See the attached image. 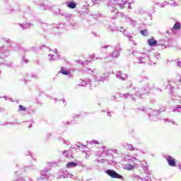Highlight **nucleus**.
<instances>
[{
	"label": "nucleus",
	"mask_w": 181,
	"mask_h": 181,
	"mask_svg": "<svg viewBox=\"0 0 181 181\" xmlns=\"http://www.w3.org/2000/svg\"><path fill=\"white\" fill-rule=\"evenodd\" d=\"M126 160H128L129 163H134V166H136V165H139L141 163V160L139 159L136 158V157H132L131 156H126L125 158Z\"/></svg>",
	"instance_id": "6"
},
{
	"label": "nucleus",
	"mask_w": 181,
	"mask_h": 181,
	"mask_svg": "<svg viewBox=\"0 0 181 181\" xmlns=\"http://www.w3.org/2000/svg\"><path fill=\"white\" fill-rule=\"evenodd\" d=\"M144 181H152V180L149 177H146L143 180Z\"/></svg>",
	"instance_id": "46"
},
{
	"label": "nucleus",
	"mask_w": 181,
	"mask_h": 181,
	"mask_svg": "<svg viewBox=\"0 0 181 181\" xmlns=\"http://www.w3.org/2000/svg\"><path fill=\"white\" fill-rule=\"evenodd\" d=\"M141 81H147L146 88L135 87L134 88V91L136 92L135 95L141 97V95H144L146 91H151V90H153V88H155V84L149 81V78L148 76H144Z\"/></svg>",
	"instance_id": "2"
},
{
	"label": "nucleus",
	"mask_w": 181,
	"mask_h": 181,
	"mask_svg": "<svg viewBox=\"0 0 181 181\" xmlns=\"http://www.w3.org/2000/svg\"><path fill=\"white\" fill-rule=\"evenodd\" d=\"M23 62H24V63H28V59H25V57H23Z\"/></svg>",
	"instance_id": "60"
},
{
	"label": "nucleus",
	"mask_w": 181,
	"mask_h": 181,
	"mask_svg": "<svg viewBox=\"0 0 181 181\" xmlns=\"http://www.w3.org/2000/svg\"><path fill=\"white\" fill-rule=\"evenodd\" d=\"M2 125H4V127H8V125H13V123L12 122H4L2 124Z\"/></svg>",
	"instance_id": "42"
},
{
	"label": "nucleus",
	"mask_w": 181,
	"mask_h": 181,
	"mask_svg": "<svg viewBox=\"0 0 181 181\" xmlns=\"http://www.w3.org/2000/svg\"><path fill=\"white\" fill-rule=\"evenodd\" d=\"M167 162L169 165V166H171L173 168H174L175 166H176V160L175 158H173L172 156H169L167 158Z\"/></svg>",
	"instance_id": "11"
},
{
	"label": "nucleus",
	"mask_w": 181,
	"mask_h": 181,
	"mask_svg": "<svg viewBox=\"0 0 181 181\" xmlns=\"http://www.w3.org/2000/svg\"><path fill=\"white\" fill-rule=\"evenodd\" d=\"M131 87H132V83H131L129 86H127V88H131Z\"/></svg>",
	"instance_id": "57"
},
{
	"label": "nucleus",
	"mask_w": 181,
	"mask_h": 181,
	"mask_svg": "<svg viewBox=\"0 0 181 181\" xmlns=\"http://www.w3.org/2000/svg\"><path fill=\"white\" fill-rule=\"evenodd\" d=\"M107 117H112L111 112H107Z\"/></svg>",
	"instance_id": "54"
},
{
	"label": "nucleus",
	"mask_w": 181,
	"mask_h": 181,
	"mask_svg": "<svg viewBox=\"0 0 181 181\" xmlns=\"http://www.w3.org/2000/svg\"><path fill=\"white\" fill-rule=\"evenodd\" d=\"M128 37V39L129 42H132V45L134 46H136V44L135 43V41L134 40V37L132 35H127Z\"/></svg>",
	"instance_id": "32"
},
{
	"label": "nucleus",
	"mask_w": 181,
	"mask_h": 181,
	"mask_svg": "<svg viewBox=\"0 0 181 181\" xmlns=\"http://www.w3.org/2000/svg\"><path fill=\"white\" fill-rule=\"evenodd\" d=\"M48 60L49 62H55L56 60H59V57H54V54H49L48 55Z\"/></svg>",
	"instance_id": "19"
},
{
	"label": "nucleus",
	"mask_w": 181,
	"mask_h": 181,
	"mask_svg": "<svg viewBox=\"0 0 181 181\" xmlns=\"http://www.w3.org/2000/svg\"><path fill=\"white\" fill-rule=\"evenodd\" d=\"M111 59H108V57L105 58V63H110Z\"/></svg>",
	"instance_id": "47"
},
{
	"label": "nucleus",
	"mask_w": 181,
	"mask_h": 181,
	"mask_svg": "<svg viewBox=\"0 0 181 181\" xmlns=\"http://www.w3.org/2000/svg\"><path fill=\"white\" fill-rule=\"evenodd\" d=\"M165 5H168V2L165 1V4H160V8H165Z\"/></svg>",
	"instance_id": "48"
},
{
	"label": "nucleus",
	"mask_w": 181,
	"mask_h": 181,
	"mask_svg": "<svg viewBox=\"0 0 181 181\" xmlns=\"http://www.w3.org/2000/svg\"><path fill=\"white\" fill-rule=\"evenodd\" d=\"M62 74H64V76H69V71H67L66 68L62 67L61 71H59Z\"/></svg>",
	"instance_id": "23"
},
{
	"label": "nucleus",
	"mask_w": 181,
	"mask_h": 181,
	"mask_svg": "<svg viewBox=\"0 0 181 181\" xmlns=\"http://www.w3.org/2000/svg\"><path fill=\"white\" fill-rule=\"evenodd\" d=\"M173 111V112H181V106L177 105L175 107H174Z\"/></svg>",
	"instance_id": "31"
},
{
	"label": "nucleus",
	"mask_w": 181,
	"mask_h": 181,
	"mask_svg": "<svg viewBox=\"0 0 181 181\" xmlns=\"http://www.w3.org/2000/svg\"><path fill=\"white\" fill-rule=\"evenodd\" d=\"M105 80H107V76H103L95 78V81H103H103H105Z\"/></svg>",
	"instance_id": "29"
},
{
	"label": "nucleus",
	"mask_w": 181,
	"mask_h": 181,
	"mask_svg": "<svg viewBox=\"0 0 181 181\" xmlns=\"http://www.w3.org/2000/svg\"><path fill=\"white\" fill-rule=\"evenodd\" d=\"M18 110H19V111H26L27 108L25 107L23 105H20L18 106Z\"/></svg>",
	"instance_id": "38"
},
{
	"label": "nucleus",
	"mask_w": 181,
	"mask_h": 181,
	"mask_svg": "<svg viewBox=\"0 0 181 181\" xmlns=\"http://www.w3.org/2000/svg\"><path fill=\"white\" fill-rule=\"evenodd\" d=\"M172 83H173V80L169 81L168 84V87H171V89L173 90V88H175V86H173Z\"/></svg>",
	"instance_id": "39"
},
{
	"label": "nucleus",
	"mask_w": 181,
	"mask_h": 181,
	"mask_svg": "<svg viewBox=\"0 0 181 181\" xmlns=\"http://www.w3.org/2000/svg\"><path fill=\"white\" fill-rule=\"evenodd\" d=\"M52 176L50 168H45L40 171V176L37 179V181L46 180Z\"/></svg>",
	"instance_id": "3"
},
{
	"label": "nucleus",
	"mask_w": 181,
	"mask_h": 181,
	"mask_svg": "<svg viewBox=\"0 0 181 181\" xmlns=\"http://www.w3.org/2000/svg\"><path fill=\"white\" fill-rule=\"evenodd\" d=\"M107 30H114V28H112L111 27V25H108Z\"/></svg>",
	"instance_id": "49"
},
{
	"label": "nucleus",
	"mask_w": 181,
	"mask_h": 181,
	"mask_svg": "<svg viewBox=\"0 0 181 181\" xmlns=\"http://www.w3.org/2000/svg\"><path fill=\"white\" fill-rule=\"evenodd\" d=\"M123 146L125 148V149H127V151H130L131 152L135 151V148L134 146H132V144L125 143L123 144Z\"/></svg>",
	"instance_id": "15"
},
{
	"label": "nucleus",
	"mask_w": 181,
	"mask_h": 181,
	"mask_svg": "<svg viewBox=\"0 0 181 181\" xmlns=\"http://www.w3.org/2000/svg\"><path fill=\"white\" fill-rule=\"evenodd\" d=\"M122 18H123V19H124V21H126L127 22H130V25H132V26H135V25H136V21L132 20V18H129L128 16L125 14H122Z\"/></svg>",
	"instance_id": "10"
},
{
	"label": "nucleus",
	"mask_w": 181,
	"mask_h": 181,
	"mask_svg": "<svg viewBox=\"0 0 181 181\" xmlns=\"http://www.w3.org/2000/svg\"><path fill=\"white\" fill-rule=\"evenodd\" d=\"M119 52H121V46H119V44H117L116 46L114 47V51L112 52L110 56L113 59H118L119 57Z\"/></svg>",
	"instance_id": "5"
},
{
	"label": "nucleus",
	"mask_w": 181,
	"mask_h": 181,
	"mask_svg": "<svg viewBox=\"0 0 181 181\" xmlns=\"http://www.w3.org/2000/svg\"><path fill=\"white\" fill-rule=\"evenodd\" d=\"M154 57H155V59H158L159 58H160V54L156 52V53L154 54Z\"/></svg>",
	"instance_id": "44"
},
{
	"label": "nucleus",
	"mask_w": 181,
	"mask_h": 181,
	"mask_svg": "<svg viewBox=\"0 0 181 181\" xmlns=\"http://www.w3.org/2000/svg\"><path fill=\"white\" fill-rule=\"evenodd\" d=\"M2 64H4V66L6 67H12V62H0V66H2Z\"/></svg>",
	"instance_id": "30"
},
{
	"label": "nucleus",
	"mask_w": 181,
	"mask_h": 181,
	"mask_svg": "<svg viewBox=\"0 0 181 181\" xmlns=\"http://www.w3.org/2000/svg\"><path fill=\"white\" fill-rule=\"evenodd\" d=\"M124 169H125L126 170H134V169H135V165L126 164L124 166Z\"/></svg>",
	"instance_id": "16"
},
{
	"label": "nucleus",
	"mask_w": 181,
	"mask_h": 181,
	"mask_svg": "<svg viewBox=\"0 0 181 181\" xmlns=\"http://www.w3.org/2000/svg\"><path fill=\"white\" fill-rule=\"evenodd\" d=\"M83 144H78V145L77 146L78 148H83Z\"/></svg>",
	"instance_id": "53"
},
{
	"label": "nucleus",
	"mask_w": 181,
	"mask_h": 181,
	"mask_svg": "<svg viewBox=\"0 0 181 181\" xmlns=\"http://www.w3.org/2000/svg\"><path fill=\"white\" fill-rule=\"evenodd\" d=\"M90 145H93V144H95V145H100V142H98V141L97 140H92L89 142Z\"/></svg>",
	"instance_id": "37"
},
{
	"label": "nucleus",
	"mask_w": 181,
	"mask_h": 181,
	"mask_svg": "<svg viewBox=\"0 0 181 181\" xmlns=\"http://www.w3.org/2000/svg\"><path fill=\"white\" fill-rule=\"evenodd\" d=\"M9 56V49H7L5 46L0 47V59H5Z\"/></svg>",
	"instance_id": "8"
},
{
	"label": "nucleus",
	"mask_w": 181,
	"mask_h": 181,
	"mask_svg": "<svg viewBox=\"0 0 181 181\" xmlns=\"http://www.w3.org/2000/svg\"><path fill=\"white\" fill-rule=\"evenodd\" d=\"M86 112H83L78 115H74V118H75V117H78V118H83V117H86Z\"/></svg>",
	"instance_id": "33"
},
{
	"label": "nucleus",
	"mask_w": 181,
	"mask_h": 181,
	"mask_svg": "<svg viewBox=\"0 0 181 181\" xmlns=\"http://www.w3.org/2000/svg\"><path fill=\"white\" fill-rule=\"evenodd\" d=\"M149 52L147 51V53H142L141 56L139 57V63L140 64H144V63L147 62L148 60H151V58L149 57Z\"/></svg>",
	"instance_id": "4"
},
{
	"label": "nucleus",
	"mask_w": 181,
	"mask_h": 181,
	"mask_svg": "<svg viewBox=\"0 0 181 181\" xmlns=\"http://www.w3.org/2000/svg\"><path fill=\"white\" fill-rule=\"evenodd\" d=\"M4 40H5V42H9V39H6Z\"/></svg>",
	"instance_id": "62"
},
{
	"label": "nucleus",
	"mask_w": 181,
	"mask_h": 181,
	"mask_svg": "<svg viewBox=\"0 0 181 181\" xmlns=\"http://www.w3.org/2000/svg\"><path fill=\"white\" fill-rule=\"evenodd\" d=\"M69 153H70V151L69 150H65L63 152L64 156H66V158H70V156H69Z\"/></svg>",
	"instance_id": "36"
},
{
	"label": "nucleus",
	"mask_w": 181,
	"mask_h": 181,
	"mask_svg": "<svg viewBox=\"0 0 181 181\" xmlns=\"http://www.w3.org/2000/svg\"><path fill=\"white\" fill-rule=\"evenodd\" d=\"M168 4L172 5V6H176V5H178L179 1H177V0H170Z\"/></svg>",
	"instance_id": "26"
},
{
	"label": "nucleus",
	"mask_w": 181,
	"mask_h": 181,
	"mask_svg": "<svg viewBox=\"0 0 181 181\" xmlns=\"http://www.w3.org/2000/svg\"><path fill=\"white\" fill-rule=\"evenodd\" d=\"M69 124H70V122H66V125H69Z\"/></svg>",
	"instance_id": "64"
},
{
	"label": "nucleus",
	"mask_w": 181,
	"mask_h": 181,
	"mask_svg": "<svg viewBox=\"0 0 181 181\" xmlns=\"http://www.w3.org/2000/svg\"><path fill=\"white\" fill-rule=\"evenodd\" d=\"M86 72L90 73L92 74V76H94L95 77H96V76H98V74H100V71H98V69H97L91 70L90 68H88L86 69Z\"/></svg>",
	"instance_id": "12"
},
{
	"label": "nucleus",
	"mask_w": 181,
	"mask_h": 181,
	"mask_svg": "<svg viewBox=\"0 0 181 181\" xmlns=\"http://www.w3.org/2000/svg\"><path fill=\"white\" fill-rule=\"evenodd\" d=\"M158 41L156 40H154L153 38L148 40V45H149L151 47L155 46V45H157Z\"/></svg>",
	"instance_id": "21"
},
{
	"label": "nucleus",
	"mask_w": 181,
	"mask_h": 181,
	"mask_svg": "<svg viewBox=\"0 0 181 181\" xmlns=\"http://www.w3.org/2000/svg\"><path fill=\"white\" fill-rule=\"evenodd\" d=\"M121 97H123V98H131L132 101H136V99L135 98V97H134L133 94H131L129 93H122L121 95Z\"/></svg>",
	"instance_id": "13"
},
{
	"label": "nucleus",
	"mask_w": 181,
	"mask_h": 181,
	"mask_svg": "<svg viewBox=\"0 0 181 181\" xmlns=\"http://www.w3.org/2000/svg\"><path fill=\"white\" fill-rule=\"evenodd\" d=\"M78 64H84V62L83 61H78Z\"/></svg>",
	"instance_id": "55"
},
{
	"label": "nucleus",
	"mask_w": 181,
	"mask_h": 181,
	"mask_svg": "<svg viewBox=\"0 0 181 181\" xmlns=\"http://www.w3.org/2000/svg\"><path fill=\"white\" fill-rule=\"evenodd\" d=\"M165 111H166V107H163L160 108L159 110H155L153 112V114H154V115H159V114L160 112H165Z\"/></svg>",
	"instance_id": "20"
},
{
	"label": "nucleus",
	"mask_w": 181,
	"mask_h": 181,
	"mask_svg": "<svg viewBox=\"0 0 181 181\" xmlns=\"http://www.w3.org/2000/svg\"><path fill=\"white\" fill-rule=\"evenodd\" d=\"M119 30V32H122L123 28H120V30Z\"/></svg>",
	"instance_id": "63"
},
{
	"label": "nucleus",
	"mask_w": 181,
	"mask_h": 181,
	"mask_svg": "<svg viewBox=\"0 0 181 181\" xmlns=\"http://www.w3.org/2000/svg\"><path fill=\"white\" fill-rule=\"evenodd\" d=\"M59 101H62V105H64V107H66V100L62 99V100H59Z\"/></svg>",
	"instance_id": "45"
},
{
	"label": "nucleus",
	"mask_w": 181,
	"mask_h": 181,
	"mask_svg": "<svg viewBox=\"0 0 181 181\" xmlns=\"http://www.w3.org/2000/svg\"><path fill=\"white\" fill-rule=\"evenodd\" d=\"M92 2L94 6L95 5H100V4H101V0H92Z\"/></svg>",
	"instance_id": "35"
},
{
	"label": "nucleus",
	"mask_w": 181,
	"mask_h": 181,
	"mask_svg": "<svg viewBox=\"0 0 181 181\" xmlns=\"http://www.w3.org/2000/svg\"><path fill=\"white\" fill-rule=\"evenodd\" d=\"M29 78L28 80H32V78H33L34 80H37V78H39V76H37V74H31L29 75Z\"/></svg>",
	"instance_id": "27"
},
{
	"label": "nucleus",
	"mask_w": 181,
	"mask_h": 181,
	"mask_svg": "<svg viewBox=\"0 0 181 181\" xmlns=\"http://www.w3.org/2000/svg\"><path fill=\"white\" fill-rule=\"evenodd\" d=\"M97 162H98V163H104V160H98Z\"/></svg>",
	"instance_id": "52"
},
{
	"label": "nucleus",
	"mask_w": 181,
	"mask_h": 181,
	"mask_svg": "<svg viewBox=\"0 0 181 181\" xmlns=\"http://www.w3.org/2000/svg\"><path fill=\"white\" fill-rule=\"evenodd\" d=\"M148 166H146L145 168H144V172H148Z\"/></svg>",
	"instance_id": "58"
},
{
	"label": "nucleus",
	"mask_w": 181,
	"mask_h": 181,
	"mask_svg": "<svg viewBox=\"0 0 181 181\" xmlns=\"http://www.w3.org/2000/svg\"><path fill=\"white\" fill-rule=\"evenodd\" d=\"M164 121L165 122H169V121H170V119H165Z\"/></svg>",
	"instance_id": "59"
},
{
	"label": "nucleus",
	"mask_w": 181,
	"mask_h": 181,
	"mask_svg": "<svg viewBox=\"0 0 181 181\" xmlns=\"http://www.w3.org/2000/svg\"><path fill=\"white\" fill-rule=\"evenodd\" d=\"M107 6L112 13L114 12L115 13H117L118 12V8H119L120 9H124L125 6H128L129 9H132V8H131V3H129L127 1L107 0Z\"/></svg>",
	"instance_id": "1"
},
{
	"label": "nucleus",
	"mask_w": 181,
	"mask_h": 181,
	"mask_svg": "<svg viewBox=\"0 0 181 181\" xmlns=\"http://www.w3.org/2000/svg\"><path fill=\"white\" fill-rule=\"evenodd\" d=\"M40 23L41 26H42V25H47V24L43 23V21H40Z\"/></svg>",
	"instance_id": "56"
},
{
	"label": "nucleus",
	"mask_w": 181,
	"mask_h": 181,
	"mask_svg": "<svg viewBox=\"0 0 181 181\" xmlns=\"http://www.w3.org/2000/svg\"><path fill=\"white\" fill-rule=\"evenodd\" d=\"M78 164L76 162H70L66 164L67 169H73V168H76Z\"/></svg>",
	"instance_id": "18"
},
{
	"label": "nucleus",
	"mask_w": 181,
	"mask_h": 181,
	"mask_svg": "<svg viewBox=\"0 0 181 181\" xmlns=\"http://www.w3.org/2000/svg\"><path fill=\"white\" fill-rule=\"evenodd\" d=\"M101 49H108V47H112V45H100Z\"/></svg>",
	"instance_id": "41"
},
{
	"label": "nucleus",
	"mask_w": 181,
	"mask_h": 181,
	"mask_svg": "<svg viewBox=\"0 0 181 181\" xmlns=\"http://www.w3.org/2000/svg\"><path fill=\"white\" fill-rule=\"evenodd\" d=\"M139 110H141V111H145V108L144 107L139 108Z\"/></svg>",
	"instance_id": "61"
},
{
	"label": "nucleus",
	"mask_w": 181,
	"mask_h": 181,
	"mask_svg": "<svg viewBox=\"0 0 181 181\" xmlns=\"http://www.w3.org/2000/svg\"><path fill=\"white\" fill-rule=\"evenodd\" d=\"M140 33L143 35V36H148V30H141L140 31Z\"/></svg>",
	"instance_id": "34"
},
{
	"label": "nucleus",
	"mask_w": 181,
	"mask_h": 181,
	"mask_svg": "<svg viewBox=\"0 0 181 181\" xmlns=\"http://www.w3.org/2000/svg\"><path fill=\"white\" fill-rule=\"evenodd\" d=\"M67 6L68 8H70V9H74L77 6V4L74 1H71L67 4Z\"/></svg>",
	"instance_id": "25"
},
{
	"label": "nucleus",
	"mask_w": 181,
	"mask_h": 181,
	"mask_svg": "<svg viewBox=\"0 0 181 181\" xmlns=\"http://www.w3.org/2000/svg\"><path fill=\"white\" fill-rule=\"evenodd\" d=\"M91 81L90 79H85V80H81L80 83L78 84V86L84 87V86H88V84H90Z\"/></svg>",
	"instance_id": "14"
},
{
	"label": "nucleus",
	"mask_w": 181,
	"mask_h": 181,
	"mask_svg": "<svg viewBox=\"0 0 181 181\" xmlns=\"http://www.w3.org/2000/svg\"><path fill=\"white\" fill-rule=\"evenodd\" d=\"M177 66H178V67H181V62L180 61H178L177 62Z\"/></svg>",
	"instance_id": "50"
},
{
	"label": "nucleus",
	"mask_w": 181,
	"mask_h": 181,
	"mask_svg": "<svg viewBox=\"0 0 181 181\" xmlns=\"http://www.w3.org/2000/svg\"><path fill=\"white\" fill-rule=\"evenodd\" d=\"M19 26L23 29H28V28H31V26H33V24L30 23H25V24H19Z\"/></svg>",
	"instance_id": "17"
},
{
	"label": "nucleus",
	"mask_w": 181,
	"mask_h": 181,
	"mask_svg": "<svg viewBox=\"0 0 181 181\" xmlns=\"http://www.w3.org/2000/svg\"><path fill=\"white\" fill-rule=\"evenodd\" d=\"M72 175H70V173L67 171H65L64 174H62L60 177H63L64 179H67V177H72Z\"/></svg>",
	"instance_id": "24"
},
{
	"label": "nucleus",
	"mask_w": 181,
	"mask_h": 181,
	"mask_svg": "<svg viewBox=\"0 0 181 181\" xmlns=\"http://www.w3.org/2000/svg\"><path fill=\"white\" fill-rule=\"evenodd\" d=\"M90 62H91V61L86 60V61L83 62V64H88V63H90Z\"/></svg>",
	"instance_id": "51"
},
{
	"label": "nucleus",
	"mask_w": 181,
	"mask_h": 181,
	"mask_svg": "<svg viewBox=\"0 0 181 181\" xmlns=\"http://www.w3.org/2000/svg\"><path fill=\"white\" fill-rule=\"evenodd\" d=\"M116 77L119 80L125 81L127 78H128V75L122 73L121 71H117L116 72Z\"/></svg>",
	"instance_id": "9"
},
{
	"label": "nucleus",
	"mask_w": 181,
	"mask_h": 181,
	"mask_svg": "<svg viewBox=\"0 0 181 181\" xmlns=\"http://www.w3.org/2000/svg\"><path fill=\"white\" fill-rule=\"evenodd\" d=\"M107 175H108L109 176H110V177H114L116 179H123L124 177H122V175L117 173V172H115V170H107L106 171Z\"/></svg>",
	"instance_id": "7"
},
{
	"label": "nucleus",
	"mask_w": 181,
	"mask_h": 181,
	"mask_svg": "<svg viewBox=\"0 0 181 181\" xmlns=\"http://www.w3.org/2000/svg\"><path fill=\"white\" fill-rule=\"evenodd\" d=\"M54 53H55L54 57H58V60H59V59H60V54H59L57 53V49H55L54 50Z\"/></svg>",
	"instance_id": "40"
},
{
	"label": "nucleus",
	"mask_w": 181,
	"mask_h": 181,
	"mask_svg": "<svg viewBox=\"0 0 181 181\" xmlns=\"http://www.w3.org/2000/svg\"><path fill=\"white\" fill-rule=\"evenodd\" d=\"M168 122H170V124H172L173 125H176L177 127V124L176 123V122H174L173 119H170V120H168Z\"/></svg>",
	"instance_id": "43"
},
{
	"label": "nucleus",
	"mask_w": 181,
	"mask_h": 181,
	"mask_svg": "<svg viewBox=\"0 0 181 181\" xmlns=\"http://www.w3.org/2000/svg\"><path fill=\"white\" fill-rule=\"evenodd\" d=\"M64 16L68 22H70V19L73 18V16L70 13H66L64 15Z\"/></svg>",
	"instance_id": "28"
},
{
	"label": "nucleus",
	"mask_w": 181,
	"mask_h": 181,
	"mask_svg": "<svg viewBox=\"0 0 181 181\" xmlns=\"http://www.w3.org/2000/svg\"><path fill=\"white\" fill-rule=\"evenodd\" d=\"M181 28L180 23L177 22L174 24V26L172 28V31L173 30H179V29Z\"/></svg>",
	"instance_id": "22"
}]
</instances>
